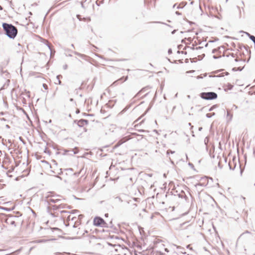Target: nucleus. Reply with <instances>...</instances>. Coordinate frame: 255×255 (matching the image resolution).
Segmentation results:
<instances>
[{"instance_id":"obj_1","label":"nucleus","mask_w":255,"mask_h":255,"mask_svg":"<svg viewBox=\"0 0 255 255\" xmlns=\"http://www.w3.org/2000/svg\"><path fill=\"white\" fill-rule=\"evenodd\" d=\"M2 27L4 31V33L9 38L14 39L16 36L18 30L16 27L11 23L3 22Z\"/></svg>"},{"instance_id":"obj_2","label":"nucleus","mask_w":255,"mask_h":255,"mask_svg":"<svg viewBox=\"0 0 255 255\" xmlns=\"http://www.w3.org/2000/svg\"><path fill=\"white\" fill-rule=\"evenodd\" d=\"M19 217H20V214L19 215L9 214L8 218L6 220V223L13 227H15L23 221L19 218Z\"/></svg>"},{"instance_id":"obj_3","label":"nucleus","mask_w":255,"mask_h":255,"mask_svg":"<svg viewBox=\"0 0 255 255\" xmlns=\"http://www.w3.org/2000/svg\"><path fill=\"white\" fill-rule=\"evenodd\" d=\"M200 97L206 100H213L217 98V94L214 92H202L200 94Z\"/></svg>"},{"instance_id":"obj_4","label":"nucleus","mask_w":255,"mask_h":255,"mask_svg":"<svg viewBox=\"0 0 255 255\" xmlns=\"http://www.w3.org/2000/svg\"><path fill=\"white\" fill-rule=\"evenodd\" d=\"M93 225L96 227L109 228L108 224L101 217L96 216L94 218Z\"/></svg>"},{"instance_id":"obj_5","label":"nucleus","mask_w":255,"mask_h":255,"mask_svg":"<svg viewBox=\"0 0 255 255\" xmlns=\"http://www.w3.org/2000/svg\"><path fill=\"white\" fill-rule=\"evenodd\" d=\"M209 183V179L207 176L201 177L200 182L195 185L197 190L202 191V189H198L199 186L205 187L208 185Z\"/></svg>"},{"instance_id":"obj_6","label":"nucleus","mask_w":255,"mask_h":255,"mask_svg":"<svg viewBox=\"0 0 255 255\" xmlns=\"http://www.w3.org/2000/svg\"><path fill=\"white\" fill-rule=\"evenodd\" d=\"M133 137H130V135H127L126 136L122 138L119 139L118 142H117L116 144L115 145V147H119V146L121 145L124 143L126 142V141H128V140L132 138Z\"/></svg>"},{"instance_id":"obj_7","label":"nucleus","mask_w":255,"mask_h":255,"mask_svg":"<svg viewBox=\"0 0 255 255\" xmlns=\"http://www.w3.org/2000/svg\"><path fill=\"white\" fill-rule=\"evenodd\" d=\"M242 47H243L245 49L247 54H249V58L247 60V62H249V61L251 58V51L250 49V47L248 45H243V46L240 47V49L242 50Z\"/></svg>"},{"instance_id":"obj_8","label":"nucleus","mask_w":255,"mask_h":255,"mask_svg":"<svg viewBox=\"0 0 255 255\" xmlns=\"http://www.w3.org/2000/svg\"><path fill=\"white\" fill-rule=\"evenodd\" d=\"M78 152V149L76 151L74 150L73 149H71V150L64 149L63 154L64 155L69 154L70 155H73L74 154H77Z\"/></svg>"},{"instance_id":"obj_9","label":"nucleus","mask_w":255,"mask_h":255,"mask_svg":"<svg viewBox=\"0 0 255 255\" xmlns=\"http://www.w3.org/2000/svg\"><path fill=\"white\" fill-rule=\"evenodd\" d=\"M150 87L148 86H146L143 88H142L134 97V98L138 97L142 93L146 92Z\"/></svg>"},{"instance_id":"obj_10","label":"nucleus","mask_w":255,"mask_h":255,"mask_svg":"<svg viewBox=\"0 0 255 255\" xmlns=\"http://www.w3.org/2000/svg\"><path fill=\"white\" fill-rule=\"evenodd\" d=\"M8 215H6L3 213L0 214V220L1 222H3L6 223V220L8 219Z\"/></svg>"},{"instance_id":"obj_11","label":"nucleus","mask_w":255,"mask_h":255,"mask_svg":"<svg viewBox=\"0 0 255 255\" xmlns=\"http://www.w3.org/2000/svg\"><path fill=\"white\" fill-rule=\"evenodd\" d=\"M178 196L179 198H184L186 201H187L188 200V197L185 194V192L183 190H182L181 192L178 194Z\"/></svg>"},{"instance_id":"obj_12","label":"nucleus","mask_w":255,"mask_h":255,"mask_svg":"<svg viewBox=\"0 0 255 255\" xmlns=\"http://www.w3.org/2000/svg\"><path fill=\"white\" fill-rule=\"evenodd\" d=\"M73 170V169L72 168H66L64 169V171L65 172V174L69 175H72Z\"/></svg>"},{"instance_id":"obj_13","label":"nucleus","mask_w":255,"mask_h":255,"mask_svg":"<svg viewBox=\"0 0 255 255\" xmlns=\"http://www.w3.org/2000/svg\"><path fill=\"white\" fill-rule=\"evenodd\" d=\"M128 76H127L126 77L123 76L122 78H121L120 79H119V80H118L117 81L114 82L113 83V85H116L117 84H118V83H119V82L120 81H123H123H127L128 80Z\"/></svg>"},{"instance_id":"obj_14","label":"nucleus","mask_w":255,"mask_h":255,"mask_svg":"<svg viewBox=\"0 0 255 255\" xmlns=\"http://www.w3.org/2000/svg\"><path fill=\"white\" fill-rule=\"evenodd\" d=\"M205 54H203L201 55H198V58H193L192 59H191V62H195L197 59L198 60H201L203 59V58L205 57Z\"/></svg>"},{"instance_id":"obj_15","label":"nucleus","mask_w":255,"mask_h":255,"mask_svg":"<svg viewBox=\"0 0 255 255\" xmlns=\"http://www.w3.org/2000/svg\"><path fill=\"white\" fill-rule=\"evenodd\" d=\"M187 2H184L182 1L179 3V4L177 6V9H181L183 8L186 4Z\"/></svg>"},{"instance_id":"obj_16","label":"nucleus","mask_w":255,"mask_h":255,"mask_svg":"<svg viewBox=\"0 0 255 255\" xmlns=\"http://www.w3.org/2000/svg\"><path fill=\"white\" fill-rule=\"evenodd\" d=\"M62 78V76L61 75H58L56 76L57 82H55V84H58V85H61V81H60V79Z\"/></svg>"},{"instance_id":"obj_17","label":"nucleus","mask_w":255,"mask_h":255,"mask_svg":"<svg viewBox=\"0 0 255 255\" xmlns=\"http://www.w3.org/2000/svg\"><path fill=\"white\" fill-rule=\"evenodd\" d=\"M233 163L234 164V166L233 167L232 165V162L231 161H230L229 162L228 165H229L230 169L233 170H234V169L235 168V167L236 166V164H234V160H233Z\"/></svg>"},{"instance_id":"obj_18","label":"nucleus","mask_w":255,"mask_h":255,"mask_svg":"<svg viewBox=\"0 0 255 255\" xmlns=\"http://www.w3.org/2000/svg\"><path fill=\"white\" fill-rule=\"evenodd\" d=\"M224 75H229V73L228 72H226L225 73H221V74H220L219 75H218L217 76H210V77H223L224 76Z\"/></svg>"},{"instance_id":"obj_19","label":"nucleus","mask_w":255,"mask_h":255,"mask_svg":"<svg viewBox=\"0 0 255 255\" xmlns=\"http://www.w3.org/2000/svg\"><path fill=\"white\" fill-rule=\"evenodd\" d=\"M129 135H130V137H132V136L134 135L137 136V137H139L140 139H137L138 140L141 139L143 137L142 135L138 134L135 132L131 133V134H130Z\"/></svg>"},{"instance_id":"obj_20","label":"nucleus","mask_w":255,"mask_h":255,"mask_svg":"<svg viewBox=\"0 0 255 255\" xmlns=\"http://www.w3.org/2000/svg\"><path fill=\"white\" fill-rule=\"evenodd\" d=\"M76 212H78V211L76 210H72L71 211H65V210H62V211H60V213H71V214H74Z\"/></svg>"},{"instance_id":"obj_21","label":"nucleus","mask_w":255,"mask_h":255,"mask_svg":"<svg viewBox=\"0 0 255 255\" xmlns=\"http://www.w3.org/2000/svg\"><path fill=\"white\" fill-rule=\"evenodd\" d=\"M51 207L53 209V210H58L59 209H61L60 205H53L51 206Z\"/></svg>"},{"instance_id":"obj_22","label":"nucleus","mask_w":255,"mask_h":255,"mask_svg":"<svg viewBox=\"0 0 255 255\" xmlns=\"http://www.w3.org/2000/svg\"><path fill=\"white\" fill-rule=\"evenodd\" d=\"M61 200V199H50L48 201V202H52V203H57L59 201H60Z\"/></svg>"},{"instance_id":"obj_23","label":"nucleus","mask_w":255,"mask_h":255,"mask_svg":"<svg viewBox=\"0 0 255 255\" xmlns=\"http://www.w3.org/2000/svg\"><path fill=\"white\" fill-rule=\"evenodd\" d=\"M77 125L80 128H82V127H83L84 126V123H83L82 122V119L79 120L77 122Z\"/></svg>"},{"instance_id":"obj_24","label":"nucleus","mask_w":255,"mask_h":255,"mask_svg":"<svg viewBox=\"0 0 255 255\" xmlns=\"http://www.w3.org/2000/svg\"><path fill=\"white\" fill-rule=\"evenodd\" d=\"M227 118H229L228 121H230L232 120V117H233V115L231 114L230 113L229 110H227Z\"/></svg>"},{"instance_id":"obj_25","label":"nucleus","mask_w":255,"mask_h":255,"mask_svg":"<svg viewBox=\"0 0 255 255\" xmlns=\"http://www.w3.org/2000/svg\"><path fill=\"white\" fill-rule=\"evenodd\" d=\"M22 248L18 249L17 250L15 251V252L12 253L10 255H17L21 251Z\"/></svg>"},{"instance_id":"obj_26","label":"nucleus","mask_w":255,"mask_h":255,"mask_svg":"<svg viewBox=\"0 0 255 255\" xmlns=\"http://www.w3.org/2000/svg\"><path fill=\"white\" fill-rule=\"evenodd\" d=\"M73 53L76 55H78L79 56H80V57L82 58H84V57H86V55H84V54H81L78 52H76V51H74Z\"/></svg>"},{"instance_id":"obj_27","label":"nucleus","mask_w":255,"mask_h":255,"mask_svg":"<svg viewBox=\"0 0 255 255\" xmlns=\"http://www.w3.org/2000/svg\"><path fill=\"white\" fill-rule=\"evenodd\" d=\"M109 238H110V239H116V240H120L121 239V238L117 236H115V235H112V236H110L109 237Z\"/></svg>"},{"instance_id":"obj_28","label":"nucleus","mask_w":255,"mask_h":255,"mask_svg":"<svg viewBox=\"0 0 255 255\" xmlns=\"http://www.w3.org/2000/svg\"><path fill=\"white\" fill-rule=\"evenodd\" d=\"M215 113H208L206 115V116L207 118H211V117H212L213 116H215Z\"/></svg>"},{"instance_id":"obj_29","label":"nucleus","mask_w":255,"mask_h":255,"mask_svg":"<svg viewBox=\"0 0 255 255\" xmlns=\"http://www.w3.org/2000/svg\"><path fill=\"white\" fill-rule=\"evenodd\" d=\"M81 171H82V170H81L80 171L76 172L75 173L72 172V175L75 176V177H78L79 176V175L80 174Z\"/></svg>"},{"instance_id":"obj_30","label":"nucleus","mask_w":255,"mask_h":255,"mask_svg":"<svg viewBox=\"0 0 255 255\" xmlns=\"http://www.w3.org/2000/svg\"><path fill=\"white\" fill-rule=\"evenodd\" d=\"M60 206H61V209L66 208L70 209V207L69 206L67 205L66 204H61Z\"/></svg>"},{"instance_id":"obj_31","label":"nucleus","mask_w":255,"mask_h":255,"mask_svg":"<svg viewBox=\"0 0 255 255\" xmlns=\"http://www.w3.org/2000/svg\"><path fill=\"white\" fill-rule=\"evenodd\" d=\"M1 209L3 210H4V211H11L14 208H12L11 209L10 208H6V207H1Z\"/></svg>"},{"instance_id":"obj_32","label":"nucleus","mask_w":255,"mask_h":255,"mask_svg":"<svg viewBox=\"0 0 255 255\" xmlns=\"http://www.w3.org/2000/svg\"><path fill=\"white\" fill-rule=\"evenodd\" d=\"M227 89L229 90H231L233 89V85H232L230 83H228L227 85Z\"/></svg>"},{"instance_id":"obj_33","label":"nucleus","mask_w":255,"mask_h":255,"mask_svg":"<svg viewBox=\"0 0 255 255\" xmlns=\"http://www.w3.org/2000/svg\"><path fill=\"white\" fill-rule=\"evenodd\" d=\"M112 103V101H109L107 104L106 105L108 107H109L110 108H112L113 106H114V105H111V103Z\"/></svg>"},{"instance_id":"obj_34","label":"nucleus","mask_w":255,"mask_h":255,"mask_svg":"<svg viewBox=\"0 0 255 255\" xmlns=\"http://www.w3.org/2000/svg\"><path fill=\"white\" fill-rule=\"evenodd\" d=\"M44 152L48 154L49 155L50 154V151L49 150H48L47 148L46 147L44 149Z\"/></svg>"},{"instance_id":"obj_35","label":"nucleus","mask_w":255,"mask_h":255,"mask_svg":"<svg viewBox=\"0 0 255 255\" xmlns=\"http://www.w3.org/2000/svg\"><path fill=\"white\" fill-rule=\"evenodd\" d=\"M217 107V105H214L213 106H212L209 109V112H211L212 111H213L214 109H215Z\"/></svg>"},{"instance_id":"obj_36","label":"nucleus","mask_w":255,"mask_h":255,"mask_svg":"<svg viewBox=\"0 0 255 255\" xmlns=\"http://www.w3.org/2000/svg\"><path fill=\"white\" fill-rule=\"evenodd\" d=\"M82 122L83 123H84V125H88V123H89V121H88V120H85V119H82Z\"/></svg>"},{"instance_id":"obj_37","label":"nucleus","mask_w":255,"mask_h":255,"mask_svg":"<svg viewBox=\"0 0 255 255\" xmlns=\"http://www.w3.org/2000/svg\"><path fill=\"white\" fill-rule=\"evenodd\" d=\"M175 152L174 151H172L171 150H168L167 151H166V154L167 155H169L170 153H171V154H173Z\"/></svg>"},{"instance_id":"obj_38","label":"nucleus","mask_w":255,"mask_h":255,"mask_svg":"<svg viewBox=\"0 0 255 255\" xmlns=\"http://www.w3.org/2000/svg\"><path fill=\"white\" fill-rule=\"evenodd\" d=\"M108 245L109 246H111V247H116V246H119V247H120V245H116V244H113L112 243H108Z\"/></svg>"},{"instance_id":"obj_39","label":"nucleus","mask_w":255,"mask_h":255,"mask_svg":"<svg viewBox=\"0 0 255 255\" xmlns=\"http://www.w3.org/2000/svg\"><path fill=\"white\" fill-rule=\"evenodd\" d=\"M249 38L254 42L255 41V36L254 35L249 36Z\"/></svg>"},{"instance_id":"obj_40","label":"nucleus","mask_w":255,"mask_h":255,"mask_svg":"<svg viewBox=\"0 0 255 255\" xmlns=\"http://www.w3.org/2000/svg\"><path fill=\"white\" fill-rule=\"evenodd\" d=\"M115 199L118 200L120 202H123V200L121 199V197H120L119 196H117V197H115Z\"/></svg>"},{"instance_id":"obj_41","label":"nucleus","mask_w":255,"mask_h":255,"mask_svg":"<svg viewBox=\"0 0 255 255\" xmlns=\"http://www.w3.org/2000/svg\"><path fill=\"white\" fill-rule=\"evenodd\" d=\"M46 45H47V46L48 47L49 49L51 51V53H52V50H51V45L50 44L47 42Z\"/></svg>"},{"instance_id":"obj_42","label":"nucleus","mask_w":255,"mask_h":255,"mask_svg":"<svg viewBox=\"0 0 255 255\" xmlns=\"http://www.w3.org/2000/svg\"><path fill=\"white\" fill-rule=\"evenodd\" d=\"M137 130L140 132H148V131L147 130H144V129H137Z\"/></svg>"},{"instance_id":"obj_43","label":"nucleus","mask_w":255,"mask_h":255,"mask_svg":"<svg viewBox=\"0 0 255 255\" xmlns=\"http://www.w3.org/2000/svg\"><path fill=\"white\" fill-rule=\"evenodd\" d=\"M24 91L26 93L27 97L30 98V92L28 91H27L26 90H24Z\"/></svg>"},{"instance_id":"obj_44","label":"nucleus","mask_w":255,"mask_h":255,"mask_svg":"<svg viewBox=\"0 0 255 255\" xmlns=\"http://www.w3.org/2000/svg\"><path fill=\"white\" fill-rule=\"evenodd\" d=\"M250 232L248 231H246L244 233H243V234H242L240 237H241L242 236H244L245 234H250Z\"/></svg>"},{"instance_id":"obj_45","label":"nucleus","mask_w":255,"mask_h":255,"mask_svg":"<svg viewBox=\"0 0 255 255\" xmlns=\"http://www.w3.org/2000/svg\"><path fill=\"white\" fill-rule=\"evenodd\" d=\"M41 162H43V163H46V164L49 165L50 167L51 168H52L51 165L50 164H49V162L48 161H47L46 160H42Z\"/></svg>"},{"instance_id":"obj_46","label":"nucleus","mask_w":255,"mask_h":255,"mask_svg":"<svg viewBox=\"0 0 255 255\" xmlns=\"http://www.w3.org/2000/svg\"><path fill=\"white\" fill-rule=\"evenodd\" d=\"M42 86H43V88H44V89H45V90L48 89V86H47V84H43Z\"/></svg>"},{"instance_id":"obj_47","label":"nucleus","mask_w":255,"mask_h":255,"mask_svg":"<svg viewBox=\"0 0 255 255\" xmlns=\"http://www.w3.org/2000/svg\"><path fill=\"white\" fill-rule=\"evenodd\" d=\"M186 21L189 23L190 25H192V24H195V23L194 22H192V21H189V20L188 19H186Z\"/></svg>"},{"instance_id":"obj_48","label":"nucleus","mask_w":255,"mask_h":255,"mask_svg":"<svg viewBox=\"0 0 255 255\" xmlns=\"http://www.w3.org/2000/svg\"><path fill=\"white\" fill-rule=\"evenodd\" d=\"M19 138L20 140L21 141H22V143H23V144H25V143H26V142H25V141H24V140L22 138V137L20 136V137H19Z\"/></svg>"},{"instance_id":"obj_49","label":"nucleus","mask_w":255,"mask_h":255,"mask_svg":"<svg viewBox=\"0 0 255 255\" xmlns=\"http://www.w3.org/2000/svg\"><path fill=\"white\" fill-rule=\"evenodd\" d=\"M77 18L79 20V21H81L82 20V18L81 17V15L80 14H77L76 15Z\"/></svg>"},{"instance_id":"obj_50","label":"nucleus","mask_w":255,"mask_h":255,"mask_svg":"<svg viewBox=\"0 0 255 255\" xmlns=\"http://www.w3.org/2000/svg\"><path fill=\"white\" fill-rule=\"evenodd\" d=\"M244 68V66H243V67H237V71H241L243 70Z\"/></svg>"},{"instance_id":"obj_51","label":"nucleus","mask_w":255,"mask_h":255,"mask_svg":"<svg viewBox=\"0 0 255 255\" xmlns=\"http://www.w3.org/2000/svg\"><path fill=\"white\" fill-rule=\"evenodd\" d=\"M59 172H57L58 174L59 175H61V174H62L63 173V171H62V168H60L59 169Z\"/></svg>"},{"instance_id":"obj_52","label":"nucleus","mask_w":255,"mask_h":255,"mask_svg":"<svg viewBox=\"0 0 255 255\" xmlns=\"http://www.w3.org/2000/svg\"><path fill=\"white\" fill-rule=\"evenodd\" d=\"M188 165H189V166H190L192 168H194V165H193L192 163L189 162Z\"/></svg>"},{"instance_id":"obj_53","label":"nucleus","mask_w":255,"mask_h":255,"mask_svg":"<svg viewBox=\"0 0 255 255\" xmlns=\"http://www.w3.org/2000/svg\"><path fill=\"white\" fill-rule=\"evenodd\" d=\"M172 53V49H171V48H169V49L168 50V53L169 54H171Z\"/></svg>"},{"instance_id":"obj_54","label":"nucleus","mask_w":255,"mask_h":255,"mask_svg":"<svg viewBox=\"0 0 255 255\" xmlns=\"http://www.w3.org/2000/svg\"><path fill=\"white\" fill-rule=\"evenodd\" d=\"M67 67H68V66L67 64H65L63 65V68L64 69V70H66L67 69Z\"/></svg>"},{"instance_id":"obj_55","label":"nucleus","mask_w":255,"mask_h":255,"mask_svg":"<svg viewBox=\"0 0 255 255\" xmlns=\"http://www.w3.org/2000/svg\"><path fill=\"white\" fill-rule=\"evenodd\" d=\"M20 110L22 111L23 113H24V114H25L26 115H27V116L28 117V115H27V114L26 112L25 111V110H24L23 109H22V108H20Z\"/></svg>"},{"instance_id":"obj_56","label":"nucleus","mask_w":255,"mask_h":255,"mask_svg":"<svg viewBox=\"0 0 255 255\" xmlns=\"http://www.w3.org/2000/svg\"><path fill=\"white\" fill-rule=\"evenodd\" d=\"M175 14H176V15H181V13L180 12L178 11H176L175 12Z\"/></svg>"},{"instance_id":"obj_57","label":"nucleus","mask_w":255,"mask_h":255,"mask_svg":"<svg viewBox=\"0 0 255 255\" xmlns=\"http://www.w3.org/2000/svg\"><path fill=\"white\" fill-rule=\"evenodd\" d=\"M177 52L178 53H181L182 54H186L187 53L186 52H184L183 51H178Z\"/></svg>"},{"instance_id":"obj_58","label":"nucleus","mask_w":255,"mask_h":255,"mask_svg":"<svg viewBox=\"0 0 255 255\" xmlns=\"http://www.w3.org/2000/svg\"><path fill=\"white\" fill-rule=\"evenodd\" d=\"M109 225V227H110V228H112L113 225V224H112V222H110V225Z\"/></svg>"},{"instance_id":"obj_59","label":"nucleus","mask_w":255,"mask_h":255,"mask_svg":"<svg viewBox=\"0 0 255 255\" xmlns=\"http://www.w3.org/2000/svg\"><path fill=\"white\" fill-rule=\"evenodd\" d=\"M188 48H190L192 50H195L196 49L194 47V45L193 44L192 45V47H188Z\"/></svg>"},{"instance_id":"obj_60","label":"nucleus","mask_w":255,"mask_h":255,"mask_svg":"<svg viewBox=\"0 0 255 255\" xmlns=\"http://www.w3.org/2000/svg\"><path fill=\"white\" fill-rule=\"evenodd\" d=\"M71 218H71V216H70V215H69V216L67 217V220H68V221L71 220Z\"/></svg>"},{"instance_id":"obj_61","label":"nucleus","mask_w":255,"mask_h":255,"mask_svg":"<svg viewBox=\"0 0 255 255\" xmlns=\"http://www.w3.org/2000/svg\"><path fill=\"white\" fill-rule=\"evenodd\" d=\"M208 140H209L208 138L207 137H206L205 138V140H204L205 144H207L206 142H208Z\"/></svg>"},{"instance_id":"obj_62","label":"nucleus","mask_w":255,"mask_h":255,"mask_svg":"<svg viewBox=\"0 0 255 255\" xmlns=\"http://www.w3.org/2000/svg\"><path fill=\"white\" fill-rule=\"evenodd\" d=\"M233 71H237V67H234L232 68Z\"/></svg>"},{"instance_id":"obj_63","label":"nucleus","mask_w":255,"mask_h":255,"mask_svg":"<svg viewBox=\"0 0 255 255\" xmlns=\"http://www.w3.org/2000/svg\"><path fill=\"white\" fill-rule=\"evenodd\" d=\"M218 167H219L220 169H222V166H221V163H220V162L218 163Z\"/></svg>"},{"instance_id":"obj_64","label":"nucleus","mask_w":255,"mask_h":255,"mask_svg":"<svg viewBox=\"0 0 255 255\" xmlns=\"http://www.w3.org/2000/svg\"><path fill=\"white\" fill-rule=\"evenodd\" d=\"M80 110H79V109H77L76 110V113L77 114H79V113H80Z\"/></svg>"}]
</instances>
